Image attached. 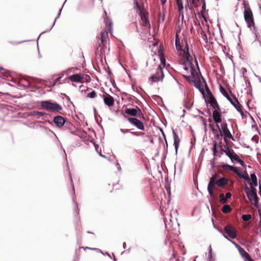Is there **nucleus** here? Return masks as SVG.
Returning a JSON list of instances; mask_svg holds the SVG:
<instances>
[{
	"label": "nucleus",
	"instance_id": "40",
	"mask_svg": "<svg viewBox=\"0 0 261 261\" xmlns=\"http://www.w3.org/2000/svg\"><path fill=\"white\" fill-rule=\"evenodd\" d=\"M33 115L37 116L38 117L42 116L43 115V113L39 111H34L33 112Z\"/></svg>",
	"mask_w": 261,
	"mask_h": 261
},
{
	"label": "nucleus",
	"instance_id": "28",
	"mask_svg": "<svg viewBox=\"0 0 261 261\" xmlns=\"http://www.w3.org/2000/svg\"><path fill=\"white\" fill-rule=\"evenodd\" d=\"M135 4L136 7L140 12V15L145 13L144 12L143 6L142 4H139L137 0H135Z\"/></svg>",
	"mask_w": 261,
	"mask_h": 261
},
{
	"label": "nucleus",
	"instance_id": "49",
	"mask_svg": "<svg viewBox=\"0 0 261 261\" xmlns=\"http://www.w3.org/2000/svg\"><path fill=\"white\" fill-rule=\"evenodd\" d=\"M61 77H58L57 79H56L55 80V83L56 84L57 83L59 82L61 79Z\"/></svg>",
	"mask_w": 261,
	"mask_h": 261
},
{
	"label": "nucleus",
	"instance_id": "45",
	"mask_svg": "<svg viewBox=\"0 0 261 261\" xmlns=\"http://www.w3.org/2000/svg\"><path fill=\"white\" fill-rule=\"evenodd\" d=\"M231 196V194L230 192H227L226 194L225 198H226V200H227L228 199L230 198Z\"/></svg>",
	"mask_w": 261,
	"mask_h": 261
},
{
	"label": "nucleus",
	"instance_id": "30",
	"mask_svg": "<svg viewBox=\"0 0 261 261\" xmlns=\"http://www.w3.org/2000/svg\"><path fill=\"white\" fill-rule=\"evenodd\" d=\"M228 143H226V145H225V149H224V153L228 156L229 157L231 154H232V152H233V149H230L228 145Z\"/></svg>",
	"mask_w": 261,
	"mask_h": 261
},
{
	"label": "nucleus",
	"instance_id": "20",
	"mask_svg": "<svg viewBox=\"0 0 261 261\" xmlns=\"http://www.w3.org/2000/svg\"><path fill=\"white\" fill-rule=\"evenodd\" d=\"M140 16L142 20V25L150 28V24L148 19L147 13L142 14L140 15Z\"/></svg>",
	"mask_w": 261,
	"mask_h": 261
},
{
	"label": "nucleus",
	"instance_id": "43",
	"mask_svg": "<svg viewBox=\"0 0 261 261\" xmlns=\"http://www.w3.org/2000/svg\"><path fill=\"white\" fill-rule=\"evenodd\" d=\"M224 149H225V146H224V148H221V149L220 150V154H219V155H218V156H219V158H220V157L221 156V155H222L223 153H224V151H225Z\"/></svg>",
	"mask_w": 261,
	"mask_h": 261
},
{
	"label": "nucleus",
	"instance_id": "55",
	"mask_svg": "<svg viewBox=\"0 0 261 261\" xmlns=\"http://www.w3.org/2000/svg\"><path fill=\"white\" fill-rule=\"evenodd\" d=\"M56 84L54 82V83H53V84H52V85H51V86H50V87H54L56 85Z\"/></svg>",
	"mask_w": 261,
	"mask_h": 261
},
{
	"label": "nucleus",
	"instance_id": "47",
	"mask_svg": "<svg viewBox=\"0 0 261 261\" xmlns=\"http://www.w3.org/2000/svg\"><path fill=\"white\" fill-rule=\"evenodd\" d=\"M259 216H260V219H259V224H258V228H259L261 231V214H259Z\"/></svg>",
	"mask_w": 261,
	"mask_h": 261
},
{
	"label": "nucleus",
	"instance_id": "46",
	"mask_svg": "<svg viewBox=\"0 0 261 261\" xmlns=\"http://www.w3.org/2000/svg\"><path fill=\"white\" fill-rule=\"evenodd\" d=\"M204 83H205L204 87H205V89L206 92H208L209 91H211L210 88H208L207 85L206 84L205 81H204Z\"/></svg>",
	"mask_w": 261,
	"mask_h": 261
},
{
	"label": "nucleus",
	"instance_id": "22",
	"mask_svg": "<svg viewBox=\"0 0 261 261\" xmlns=\"http://www.w3.org/2000/svg\"><path fill=\"white\" fill-rule=\"evenodd\" d=\"M221 167L225 170H228L231 171L236 174H239L238 173H239V170L236 167H234L233 166L227 164H223L221 166Z\"/></svg>",
	"mask_w": 261,
	"mask_h": 261
},
{
	"label": "nucleus",
	"instance_id": "25",
	"mask_svg": "<svg viewBox=\"0 0 261 261\" xmlns=\"http://www.w3.org/2000/svg\"><path fill=\"white\" fill-rule=\"evenodd\" d=\"M159 56L160 58L161 64L159 66H161L162 68H164L165 66L166 59L164 57V54L162 50L160 49L158 51Z\"/></svg>",
	"mask_w": 261,
	"mask_h": 261
},
{
	"label": "nucleus",
	"instance_id": "12",
	"mask_svg": "<svg viewBox=\"0 0 261 261\" xmlns=\"http://www.w3.org/2000/svg\"><path fill=\"white\" fill-rule=\"evenodd\" d=\"M217 190V184L215 183V179L211 177L207 186V191L211 197H215L214 191Z\"/></svg>",
	"mask_w": 261,
	"mask_h": 261
},
{
	"label": "nucleus",
	"instance_id": "16",
	"mask_svg": "<svg viewBox=\"0 0 261 261\" xmlns=\"http://www.w3.org/2000/svg\"><path fill=\"white\" fill-rule=\"evenodd\" d=\"M103 101L105 105L108 107H112L114 105V99L109 94H107L106 96L103 95Z\"/></svg>",
	"mask_w": 261,
	"mask_h": 261
},
{
	"label": "nucleus",
	"instance_id": "51",
	"mask_svg": "<svg viewBox=\"0 0 261 261\" xmlns=\"http://www.w3.org/2000/svg\"><path fill=\"white\" fill-rule=\"evenodd\" d=\"M212 130L213 132V133H215L216 132H217V129H215L214 127L212 128Z\"/></svg>",
	"mask_w": 261,
	"mask_h": 261
},
{
	"label": "nucleus",
	"instance_id": "59",
	"mask_svg": "<svg viewBox=\"0 0 261 261\" xmlns=\"http://www.w3.org/2000/svg\"><path fill=\"white\" fill-rule=\"evenodd\" d=\"M249 226V223L246 224V226Z\"/></svg>",
	"mask_w": 261,
	"mask_h": 261
},
{
	"label": "nucleus",
	"instance_id": "60",
	"mask_svg": "<svg viewBox=\"0 0 261 261\" xmlns=\"http://www.w3.org/2000/svg\"><path fill=\"white\" fill-rule=\"evenodd\" d=\"M111 25H112V23H110V27H111Z\"/></svg>",
	"mask_w": 261,
	"mask_h": 261
},
{
	"label": "nucleus",
	"instance_id": "48",
	"mask_svg": "<svg viewBox=\"0 0 261 261\" xmlns=\"http://www.w3.org/2000/svg\"><path fill=\"white\" fill-rule=\"evenodd\" d=\"M160 1L162 6H164L165 5L167 0H160Z\"/></svg>",
	"mask_w": 261,
	"mask_h": 261
},
{
	"label": "nucleus",
	"instance_id": "4",
	"mask_svg": "<svg viewBox=\"0 0 261 261\" xmlns=\"http://www.w3.org/2000/svg\"><path fill=\"white\" fill-rule=\"evenodd\" d=\"M220 91L221 93L222 94V95L229 100V101L241 113V114L242 115H243L244 112L243 111L242 106L240 104L236 96L234 95H233L234 100H232L229 96L225 89L221 85L220 86Z\"/></svg>",
	"mask_w": 261,
	"mask_h": 261
},
{
	"label": "nucleus",
	"instance_id": "56",
	"mask_svg": "<svg viewBox=\"0 0 261 261\" xmlns=\"http://www.w3.org/2000/svg\"><path fill=\"white\" fill-rule=\"evenodd\" d=\"M134 24L135 25V26H136V27L137 28H138V25H137V23L136 22H135L134 23Z\"/></svg>",
	"mask_w": 261,
	"mask_h": 261
},
{
	"label": "nucleus",
	"instance_id": "29",
	"mask_svg": "<svg viewBox=\"0 0 261 261\" xmlns=\"http://www.w3.org/2000/svg\"><path fill=\"white\" fill-rule=\"evenodd\" d=\"M135 4L136 7L140 12V15L145 13L144 12L143 6L142 4H139L137 0H135Z\"/></svg>",
	"mask_w": 261,
	"mask_h": 261
},
{
	"label": "nucleus",
	"instance_id": "37",
	"mask_svg": "<svg viewBox=\"0 0 261 261\" xmlns=\"http://www.w3.org/2000/svg\"><path fill=\"white\" fill-rule=\"evenodd\" d=\"M220 197V201L221 203H225L226 202V198H225V196H224V194L223 193H221L219 195Z\"/></svg>",
	"mask_w": 261,
	"mask_h": 261
},
{
	"label": "nucleus",
	"instance_id": "5",
	"mask_svg": "<svg viewBox=\"0 0 261 261\" xmlns=\"http://www.w3.org/2000/svg\"><path fill=\"white\" fill-rule=\"evenodd\" d=\"M41 107L42 109L49 112H60L62 110L61 106L50 100L41 101Z\"/></svg>",
	"mask_w": 261,
	"mask_h": 261
},
{
	"label": "nucleus",
	"instance_id": "57",
	"mask_svg": "<svg viewBox=\"0 0 261 261\" xmlns=\"http://www.w3.org/2000/svg\"><path fill=\"white\" fill-rule=\"evenodd\" d=\"M187 1V6H189V4H188V0H186Z\"/></svg>",
	"mask_w": 261,
	"mask_h": 261
},
{
	"label": "nucleus",
	"instance_id": "24",
	"mask_svg": "<svg viewBox=\"0 0 261 261\" xmlns=\"http://www.w3.org/2000/svg\"><path fill=\"white\" fill-rule=\"evenodd\" d=\"M239 174H237L238 177L240 178L244 179L245 181H247L249 184L251 183V180L248 176V174L246 170L244 171V173H243L239 170Z\"/></svg>",
	"mask_w": 261,
	"mask_h": 261
},
{
	"label": "nucleus",
	"instance_id": "19",
	"mask_svg": "<svg viewBox=\"0 0 261 261\" xmlns=\"http://www.w3.org/2000/svg\"><path fill=\"white\" fill-rule=\"evenodd\" d=\"M176 4L177 6L179 11V16L181 17V19H184V6L182 0H175Z\"/></svg>",
	"mask_w": 261,
	"mask_h": 261
},
{
	"label": "nucleus",
	"instance_id": "7",
	"mask_svg": "<svg viewBox=\"0 0 261 261\" xmlns=\"http://www.w3.org/2000/svg\"><path fill=\"white\" fill-rule=\"evenodd\" d=\"M244 17L245 22L247 23V27L250 29H255V21L253 17V12L251 8H247L244 11Z\"/></svg>",
	"mask_w": 261,
	"mask_h": 261
},
{
	"label": "nucleus",
	"instance_id": "14",
	"mask_svg": "<svg viewBox=\"0 0 261 261\" xmlns=\"http://www.w3.org/2000/svg\"><path fill=\"white\" fill-rule=\"evenodd\" d=\"M54 122L57 127L61 128L65 124L66 120L63 117L57 116L54 117Z\"/></svg>",
	"mask_w": 261,
	"mask_h": 261
},
{
	"label": "nucleus",
	"instance_id": "15",
	"mask_svg": "<svg viewBox=\"0 0 261 261\" xmlns=\"http://www.w3.org/2000/svg\"><path fill=\"white\" fill-rule=\"evenodd\" d=\"M120 131L123 134H125L126 133H129L130 134H132L133 136H142L144 135V133L141 132H133L132 131L131 129H127V128H120Z\"/></svg>",
	"mask_w": 261,
	"mask_h": 261
},
{
	"label": "nucleus",
	"instance_id": "32",
	"mask_svg": "<svg viewBox=\"0 0 261 261\" xmlns=\"http://www.w3.org/2000/svg\"><path fill=\"white\" fill-rule=\"evenodd\" d=\"M232 162L237 161L238 162L240 159L239 156L233 151L232 152V154L229 157Z\"/></svg>",
	"mask_w": 261,
	"mask_h": 261
},
{
	"label": "nucleus",
	"instance_id": "36",
	"mask_svg": "<svg viewBox=\"0 0 261 261\" xmlns=\"http://www.w3.org/2000/svg\"><path fill=\"white\" fill-rule=\"evenodd\" d=\"M251 218V215L250 214L243 215L242 216V219L244 221H248Z\"/></svg>",
	"mask_w": 261,
	"mask_h": 261
},
{
	"label": "nucleus",
	"instance_id": "38",
	"mask_svg": "<svg viewBox=\"0 0 261 261\" xmlns=\"http://www.w3.org/2000/svg\"><path fill=\"white\" fill-rule=\"evenodd\" d=\"M95 96H96V93L94 91H93L92 92L88 93L87 95V97L91 98H94L95 97Z\"/></svg>",
	"mask_w": 261,
	"mask_h": 261
},
{
	"label": "nucleus",
	"instance_id": "58",
	"mask_svg": "<svg viewBox=\"0 0 261 261\" xmlns=\"http://www.w3.org/2000/svg\"><path fill=\"white\" fill-rule=\"evenodd\" d=\"M196 63L197 64V65H198V63H197V61L196 60Z\"/></svg>",
	"mask_w": 261,
	"mask_h": 261
},
{
	"label": "nucleus",
	"instance_id": "41",
	"mask_svg": "<svg viewBox=\"0 0 261 261\" xmlns=\"http://www.w3.org/2000/svg\"><path fill=\"white\" fill-rule=\"evenodd\" d=\"M243 6H244V10H247V8H250V7L249 5V4L246 1H243Z\"/></svg>",
	"mask_w": 261,
	"mask_h": 261
},
{
	"label": "nucleus",
	"instance_id": "35",
	"mask_svg": "<svg viewBox=\"0 0 261 261\" xmlns=\"http://www.w3.org/2000/svg\"><path fill=\"white\" fill-rule=\"evenodd\" d=\"M175 46H176V48L177 50H182V46L180 45L179 40L175 39ZM184 50L186 51L185 49H183L184 52Z\"/></svg>",
	"mask_w": 261,
	"mask_h": 261
},
{
	"label": "nucleus",
	"instance_id": "54",
	"mask_svg": "<svg viewBox=\"0 0 261 261\" xmlns=\"http://www.w3.org/2000/svg\"><path fill=\"white\" fill-rule=\"evenodd\" d=\"M175 39H177V40H179V38H178V35H177V34L176 33V38Z\"/></svg>",
	"mask_w": 261,
	"mask_h": 261
},
{
	"label": "nucleus",
	"instance_id": "13",
	"mask_svg": "<svg viewBox=\"0 0 261 261\" xmlns=\"http://www.w3.org/2000/svg\"><path fill=\"white\" fill-rule=\"evenodd\" d=\"M211 177L215 179V183H216L217 186L219 187H224L228 182V179L225 177H222L218 179V175L217 174L213 175Z\"/></svg>",
	"mask_w": 261,
	"mask_h": 261
},
{
	"label": "nucleus",
	"instance_id": "52",
	"mask_svg": "<svg viewBox=\"0 0 261 261\" xmlns=\"http://www.w3.org/2000/svg\"><path fill=\"white\" fill-rule=\"evenodd\" d=\"M23 81V80H21V81ZM24 81H25L27 82L26 84H27L28 85H30V82L29 81H28L25 79H24Z\"/></svg>",
	"mask_w": 261,
	"mask_h": 261
},
{
	"label": "nucleus",
	"instance_id": "1",
	"mask_svg": "<svg viewBox=\"0 0 261 261\" xmlns=\"http://www.w3.org/2000/svg\"><path fill=\"white\" fill-rule=\"evenodd\" d=\"M186 51L184 50V58L186 59V62L182 65L183 70L181 71L182 74L184 76L187 78L190 77V73L192 77L195 81H197L199 79V74L195 69L194 66L191 65V61H192V57L190 56L188 46L186 47Z\"/></svg>",
	"mask_w": 261,
	"mask_h": 261
},
{
	"label": "nucleus",
	"instance_id": "39",
	"mask_svg": "<svg viewBox=\"0 0 261 261\" xmlns=\"http://www.w3.org/2000/svg\"><path fill=\"white\" fill-rule=\"evenodd\" d=\"M217 143L216 142H215L214 143V146H213V151L214 155L216 154V153L217 151Z\"/></svg>",
	"mask_w": 261,
	"mask_h": 261
},
{
	"label": "nucleus",
	"instance_id": "11",
	"mask_svg": "<svg viewBox=\"0 0 261 261\" xmlns=\"http://www.w3.org/2000/svg\"><path fill=\"white\" fill-rule=\"evenodd\" d=\"M224 231L231 239H235L237 237V230L231 225L228 224L224 228Z\"/></svg>",
	"mask_w": 261,
	"mask_h": 261
},
{
	"label": "nucleus",
	"instance_id": "61",
	"mask_svg": "<svg viewBox=\"0 0 261 261\" xmlns=\"http://www.w3.org/2000/svg\"><path fill=\"white\" fill-rule=\"evenodd\" d=\"M163 136L164 137H165V134H164V133L163 132Z\"/></svg>",
	"mask_w": 261,
	"mask_h": 261
},
{
	"label": "nucleus",
	"instance_id": "10",
	"mask_svg": "<svg viewBox=\"0 0 261 261\" xmlns=\"http://www.w3.org/2000/svg\"><path fill=\"white\" fill-rule=\"evenodd\" d=\"M164 77L163 68L161 66H159L156 69V73L151 75L150 77V80L153 82H157L160 80H162Z\"/></svg>",
	"mask_w": 261,
	"mask_h": 261
},
{
	"label": "nucleus",
	"instance_id": "26",
	"mask_svg": "<svg viewBox=\"0 0 261 261\" xmlns=\"http://www.w3.org/2000/svg\"><path fill=\"white\" fill-rule=\"evenodd\" d=\"M201 91L205 98L206 102H207L208 101H210L211 99L215 98L211 91L206 92V94H204L203 90Z\"/></svg>",
	"mask_w": 261,
	"mask_h": 261
},
{
	"label": "nucleus",
	"instance_id": "42",
	"mask_svg": "<svg viewBox=\"0 0 261 261\" xmlns=\"http://www.w3.org/2000/svg\"><path fill=\"white\" fill-rule=\"evenodd\" d=\"M205 9H206V5H205V3L204 1H203V5L202 6V11H201V12L202 13L203 12L205 11Z\"/></svg>",
	"mask_w": 261,
	"mask_h": 261
},
{
	"label": "nucleus",
	"instance_id": "9",
	"mask_svg": "<svg viewBox=\"0 0 261 261\" xmlns=\"http://www.w3.org/2000/svg\"><path fill=\"white\" fill-rule=\"evenodd\" d=\"M124 117L127 119V120L133 125L135 126L138 129L144 130L145 126L141 119H138L139 117H129L124 115Z\"/></svg>",
	"mask_w": 261,
	"mask_h": 261
},
{
	"label": "nucleus",
	"instance_id": "2",
	"mask_svg": "<svg viewBox=\"0 0 261 261\" xmlns=\"http://www.w3.org/2000/svg\"><path fill=\"white\" fill-rule=\"evenodd\" d=\"M108 40V31L106 30L102 31L100 37L98 38L96 43L95 54L96 55H99L100 57H102L105 52L106 44Z\"/></svg>",
	"mask_w": 261,
	"mask_h": 261
},
{
	"label": "nucleus",
	"instance_id": "53",
	"mask_svg": "<svg viewBox=\"0 0 261 261\" xmlns=\"http://www.w3.org/2000/svg\"><path fill=\"white\" fill-rule=\"evenodd\" d=\"M209 126H210V127H211V128H212L213 127H214L213 124H212L211 123H210L209 124Z\"/></svg>",
	"mask_w": 261,
	"mask_h": 261
},
{
	"label": "nucleus",
	"instance_id": "50",
	"mask_svg": "<svg viewBox=\"0 0 261 261\" xmlns=\"http://www.w3.org/2000/svg\"><path fill=\"white\" fill-rule=\"evenodd\" d=\"M219 147L220 150L221 149V148H224V147H223L222 145V142H220L219 143Z\"/></svg>",
	"mask_w": 261,
	"mask_h": 261
},
{
	"label": "nucleus",
	"instance_id": "23",
	"mask_svg": "<svg viewBox=\"0 0 261 261\" xmlns=\"http://www.w3.org/2000/svg\"><path fill=\"white\" fill-rule=\"evenodd\" d=\"M173 139H174V145L175 146V151L176 152H177V150L179 145L180 143V139L179 138L178 135L175 133V132L173 130Z\"/></svg>",
	"mask_w": 261,
	"mask_h": 261
},
{
	"label": "nucleus",
	"instance_id": "21",
	"mask_svg": "<svg viewBox=\"0 0 261 261\" xmlns=\"http://www.w3.org/2000/svg\"><path fill=\"white\" fill-rule=\"evenodd\" d=\"M239 251L245 261H253L250 255L244 249L240 247Z\"/></svg>",
	"mask_w": 261,
	"mask_h": 261
},
{
	"label": "nucleus",
	"instance_id": "31",
	"mask_svg": "<svg viewBox=\"0 0 261 261\" xmlns=\"http://www.w3.org/2000/svg\"><path fill=\"white\" fill-rule=\"evenodd\" d=\"M251 179L252 180L251 184H252V187H254L257 186V179L256 175L254 174H251L250 175Z\"/></svg>",
	"mask_w": 261,
	"mask_h": 261
},
{
	"label": "nucleus",
	"instance_id": "33",
	"mask_svg": "<svg viewBox=\"0 0 261 261\" xmlns=\"http://www.w3.org/2000/svg\"><path fill=\"white\" fill-rule=\"evenodd\" d=\"M231 211V208L229 205H225L222 208V211L224 214H227Z\"/></svg>",
	"mask_w": 261,
	"mask_h": 261
},
{
	"label": "nucleus",
	"instance_id": "63",
	"mask_svg": "<svg viewBox=\"0 0 261 261\" xmlns=\"http://www.w3.org/2000/svg\"><path fill=\"white\" fill-rule=\"evenodd\" d=\"M86 249H90V248L86 247Z\"/></svg>",
	"mask_w": 261,
	"mask_h": 261
},
{
	"label": "nucleus",
	"instance_id": "18",
	"mask_svg": "<svg viewBox=\"0 0 261 261\" xmlns=\"http://www.w3.org/2000/svg\"><path fill=\"white\" fill-rule=\"evenodd\" d=\"M220 111L221 110H214L213 112V118L216 124L222 122Z\"/></svg>",
	"mask_w": 261,
	"mask_h": 261
},
{
	"label": "nucleus",
	"instance_id": "17",
	"mask_svg": "<svg viewBox=\"0 0 261 261\" xmlns=\"http://www.w3.org/2000/svg\"><path fill=\"white\" fill-rule=\"evenodd\" d=\"M69 79L72 82L83 83V76L79 74H74L69 77Z\"/></svg>",
	"mask_w": 261,
	"mask_h": 261
},
{
	"label": "nucleus",
	"instance_id": "27",
	"mask_svg": "<svg viewBox=\"0 0 261 261\" xmlns=\"http://www.w3.org/2000/svg\"><path fill=\"white\" fill-rule=\"evenodd\" d=\"M207 102L210 103L211 106L213 107L215 110H221L219 105H218L215 98L211 99L210 101Z\"/></svg>",
	"mask_w": 261,
	"mask_h": 261
},
{
	"label": "nucleus",
	"instance_id": "44",
	"mask_svg": "<svg viewBox=\"0 0 261 261\" xmlns=\"http://www.w3.org/2000/svg\"><path fill=\"white\" fill-rule=\"evenodd\" d=\"M238 162H239L243 167L246 166V165L245 164V162L241 159H239Z\"/></svg>",
	"mask_w": 261,
	"mask_h": 261
},
{
	"label": "nucleus",
	"instance_id": "34",
	"mask_svg": "<svg viewBox=\"0 0 261 261\" xmlns=\"http://www.w3.org/2000/svg\"><path fill=\"white\" fill-rule=\"evenodd\" d=\"M122 189V186L121 185L119 182H118L117 184H116L113 188V191H116L117 190H119L120 189Z\"/></svg>",
	"mask_w": 261,
	"mask_h": 261
},
{
	"label": "nucleus",
	"instance_id": "6",
	"mask_svg": "<svg viewBox=\"0 0 261 261\" xmlns=\"http://www.w3.org/2000/svg\"><path fill=\"white\" fill-rule=\"evenodd\" d=\"M250 189L247 186L244 187V191L246 193L248 199L251 204L256 205L258 202V197L256 194V190L252 187V184L250 183Z\"/></svg>",
	"mask_w": 261,
	"mask_h": 261
},
{
	"label": "nucleus",
	"instance_id": "62",
	"mask_svg": "<svg viewBox=\"0 0 261 261\" xmlns=\"http://www.w3.org/2000/svg\"><path fill=\"white\" fill-rule=\"evenodd\" d=\"M2 70V68L0 67V71Z\"/></svg>",
	"mask_w": 261,
	"mask_h": 261
},
{
	"label": "nucleus",
	"instance_id": "3",
	"mask_svg": "<svg viewBox=\"0 0 261 261\" xmlns=\"http://www.w3.org/2000/svg\"><path fill=\"white\" fill-rule=\"evenodd\" d=\"M216 127L219 129L220 133V134H217V137L218 138H219L220 136H221V137L223 136L225 143H228V139L234 140V138L229 131L226 122H223L221 123V127H220L218 124H216Z\"/></svg>",
	"mask_w": 261,
	"mask_h": 261
},
{
	"label": "nucleus",
	"instance_id": "8",
	"mask_svg": "<svg viewBox=\"0 0 261 261\" xmlns=\"http://www.w3.org/2000/svg\"><path fill=\"white\" fill-rule=\"evenodd\" d=\"M124 112L128 115L132 116L131 117H139L140 119L145 120L141 110L137 106H136L134 108H126L124 110Z\"/></svg>",
	"mask_w": 261,
	"mask_h": 261
}]
</instances>
